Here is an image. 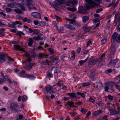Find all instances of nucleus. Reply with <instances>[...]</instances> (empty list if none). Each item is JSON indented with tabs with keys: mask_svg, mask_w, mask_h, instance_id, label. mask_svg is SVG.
I'll return each mask as SVG.
<instances>
[{
	"mask_svg": "<svg viewBox=\"0 0 120 120\" xmlns=\"http://www.w3.org/2000/svg\"><path fill=\"white\" fill-rule=\"evenodd\" d=\"M113 47L111 48V52L108 56L109 60L110 61L108 64L109 67L113 66L115 64L118 62V60L115 59L112 60V59L114 57V55L116 51V50L114 49Z\"/></svg>",
	"mask_w": 120,
	"mask_h": 120,
	"instance_id": "f257e3e1",
	"label": "nucleus"
},
{
	"mask_svg": "<svg viewBox=\"0 0 120 120\" xmlns=\"http://www.w3.org/2000/svg\"><path fill=\"white\" fill-rule=\"evenodd\" d=\"M87 3L86 5V9L88 10L92 8L94 6H98L102 2V0H85Z\"/></svg>",
	"mask_w": 120,
	"mask_h": 120,
	"instance_id": "f03ea898",
	"label": "nucleus"
},
{
	"mask_svg": "<svg viewBox=\"0 0 120 120\" xmlns=\"http://www.w3.org/2000/svg\"><path fill=\"white\" fill-rule=\"evenodd\" d=\"M22 3L24 5L27 6L29 10H30L31 9L36 10V8L34 7V3L31 0H23Z\"/></svg>",
	"mask_w": 120,
	"mask_h": 120,
	"instance_id": "7ed1b4c3",
	"label": "nucleus"
},
{
	"mask_svg": "<svg viewBox=\"0 0 120 120\" xmlns=\"http://www.w3.org/2000/svg\"><path fill=\"white\" fill-rule=\"evenodd\" d=\"M118 34L116 32H114L112 35L111 42V47H113V49L116 50L115 48V45L114 43L116 41L120 43V35L117 37Z\"/></svg>",
	"mask_w": 120,
	"mask_h": 120,
	"instance_id": "20e7f679",
	"label": "nucleus"
},
{
	"mask_svg": "<svg viewBox=\"0 0 120 120\" xmlns=\"http://www.w3.org/2000/svg\"><path fill=\"white\" fill-rule=\"evenodd\" d=\"M105 54H103L97 60V61L98 63V65L101 66L104 64L105 62Z\"/></svg>",
	"mask_w": 120,
	"mask_h": 120,
	"instance_id": "39448f33",
	"label": "nucleus"
},
{
	"mask_svg": "<svg viewBox=\"0 0 120 120\" xmlns=\"http://www.w3.org/2000/svg\"><path fill=\"white\" fill-rule=\"evenodd\" d=\"M26 73V71L23 70H22L20 71V72L19 73V74L21 77L23 78L27 77V78L31 79H33L35 78L34 76L32 75H29L28 74H26L25 75H23Z\"/></svg>",
	"mask_w": 120,
	"mask_h": 120,
	"instance_id": "423d86ee",
	"label": "nucleus"
},
{
	"mask_svg": "<svg viewBox=\"0 0 120 120\" xmlns=\"http://www.w3.org/2000/svg\"><path fill=\"white\" fill-rule=\"evenodd\" d=\"M11 44L13 43L15 44L13 46L15 48L16 50H18L20 51H22L24 52H25L24 49L20 47L19 45H17L18 44V42L17 41H11L10 42Z\"/></svg>",
	"mask_w": 120,
	"mask_h": 120,
	"instance_id": "0eeeda50",
	"label": "nucleus"
},
{
	"mask_svg": "<svg viewBox=\"0 0 120 120\" xmlns=\"http://www.w3.org/2000/svg\"><path fill=\"white\" fill-rule=\"evenodd\" d=\"M18 106V103L17 102H13L11 103L10 106V108L16 112L18 111V110L16 109Z\"/></svg>",
	"mask_w": 120,
	"mask_h": 120,
	"instance_id": "6e6552de",
	"label": "nucleus"
},
{
	"mask_svg": "<svg viewBox=\"0 0 120 120\" xmlns=\"http://www.w3.org/2000/svg\"><path fill=\"white\" fill-rule=\"evenodd\" d=\"M105 90L108 92L109 89H111L113 86L112 84L109 82H107L105 83Z\"/></svg>",
	"mask_w": 120,
	"mask_h": 120,
	"instance_id": "1a4fd4ad",
	"label": "nucleus"
},
{
	"mask_svg": "<svg viewBox=\"0 0 120 120\" xmlns=\"http://www.w3.org/2000/svg\"><path fill=\"white\" fill-rule=\"evenodd\" d=\"M8 57V56L6 54L4 53H2L0 55V63H2L5 61V57Z\"/></svg>",
	"mask_w": 120,
	"mask_h": 120,
	"instance_id": "9d476101",
	"label": "nucleus"
},
{
	"mask_svg": "<svg viewBox=\"0 0 120 120\" xmlns=\"http://www.w3.org/2000/svg\"><path fill=\"white\" fill-rule=\"evenodd\" d=\"M77 3L76 0H69L66 2L65 4L68 6H72L75 5Z\"/></svg>",
	"mask_w": 120,
	"mask_h": 120,
	"instance_id": "9b49d317",
	"label": "nucleus"
},
{
	"mask_svg": "<svg viewBox=\"0 0 120 120\" xmlns=\"http://www.w3.org/2000/svg\"><path fill=\"white\" fill-rule=\"evenodd\" d=\"M97 75V73L95 69L93 70L90 71V76L92 80L94 81L95 80V77Z\"/></svg>",
	"mask_w": 120,
	"mask_h": 120,
	"instance_id": "f8f14e48",
	"label": "nucleus"
},
{
	"mask_svg": "<svg viewBox=\"0 0 120 120\" xmlns=\"http://www.w3.org/2000/svg\"><path fill=\"white\" fill-rule=\"evenodd\" d=\"M45 88L47 93L49 92L51 94L54 93V91L53 90L52 87L50 85H47L45 86Z\"/></svg>",
	"mask_w": 120,
	"mask_h": 120,
	"instance_id": "ddd939ff",
	"label": "nucleus"
},
{
	"mask_svg": "<svg viewBox=\"0 0 120 120\" xmlns=\"http://www.w3.org/2000/svg\"><path fill=\"white\" fill-rule=\"evenodd\" d=\"M120 107L119 106H117V109H118V111H116L115 110L113 109L111 111L110 114V115H112L119 113L120 112Z\"/></svg>",
	"mask_w": 120,
	"mask_h": 120,
	"instance_id": "4468645a",
	"label": "nucleus"
},
{
	"mask_svg": "<svg viewBox=\"0 0 120 120\" xmlns=\"http://www.w3.org/2000/svg\"><path fill=\"white\" fill-rule=\"evenodd\" d=\"M64 26L66 28L71 30L74 31L75 30V28L73 26L70 24H65L64 25Z\"/></svg>",
	"mask_w": 120,
	"mask_h": 120,
	"instance_id": "2eb2a0df",
	"label": "nucleus"
},
{
	"mask_svg": "<svg viewBox=\"0 0 120 120\" xmlns=\"http://www.w3.org/2000/svg\"><path fill=\"white\" fill-rule=\"evenodd\" d=\"M65 106H67V108L69 109H70L71 107L72 106L74 107V103L73 102H70L69 101H68L66 103V104H65Z\"/></svg>",
	"mask_w": 120,
	"mask_h": 120,
	"instance_id": "dca6fc26",
	"label": "nucleus"
},
{
	"mask_svg": "<svg viewBox=\"0 0 120 120\" xmlns=\"http://www.w3.org/2000/svg\"><path fill=\"white\" fill-rule=\"evenodd\" d=\"M18 4H19V3H18L14 2L8 4V6L11 8L16 7L18 6Z\"/></svg>",
	"mask_w": 120,
	"mask_h": 120,
	"instance_id": "f3484780",
	"label": "nucleus"
},
{
	"mask_svg": "<svg viewBox=\"0 0 120 120\" xmlns=\"http://www.w3.org/2000/svg\"><path fill=\"white\" fill-rule=\"evenodd\" d=\"M97 61V59H94L88 62V66L89 67H91L93 66Z\"/></svg>",
	"mask_w": 120,
	"mask_h": 120,
	"instance_id": "a211bd4d",
	"label": "nucleus"
},
{
	"mask_svg": "<svg viewBox=\"0 0 120 120\" xmlns=\"http://www.w3.org/2000/svg\"><path fill=\"white\" fill-rule=\"evenodd\" d=\"M32 16L36 18L40 19L41 16L40 14L37 12H33L31 13Z\"/></svg>",
	"mask_w": 120,
	"mask_h": 120,
	"instance_id": "6ab92c4d",
	"label": "nucleus"
},
{
	"mask_svg": "<svg viewBox=\"0 0 120 120\" xmlns=\"http://www.w3.org/2000/svg\"><path fill=\"white\" fill-rule=\"evenodd\" d=\"M78 11L79 13L81 14H84L85 12V10L83 7L82 6H81L79 7Z\"/></svg>",
	"mask_w": 120,
	"mask_h": 120,
	"instance_id": "aec40b11",
	"label": "nucleus"
},
{
	"mask_svg": "<svg viewBox=\"0 0 120 120\" xmlns=\"http://www.w3.org/2000/svg\"><path fill=\"white\" fill-rule=\"evenodd\" d=\"M71 23V24H72L76 27H79L81 26L79 23L76 21L74 19H73V20Z\"/></svg>",
	"mask_w": 120,
	"mask_h": 120,
	"instance_id": "412c9836",
	"label": "nucleus"
},
{
	"mask_svg": "<svg viewBox=\"0 0 120 120\" xmlns=\"http://www.w3.org/2000/svg\"><path fill=\"white\" fill-rule=\"evenodd\" d=\"M115 82H115L117 84H119L120 83V75L117 76L115 77L114 79Z\"/></svg>",
	"mask_w": 120,
	"mask_h": 120,
	"instance_id": "4be33fe9",
	"label": "nucleus"
},
{
	"mask_svg": "<svg viewBox=\"0 0 120 120\" xmlns=\"http://www.w3.org/2000/svg\"><path fill=\"white\" fill-rule=\"evenodd\" d=\"M82 29L85 32H88L91 30V28L89 27L87 25H85L83 27Z\"/></svg>",
	"mask_w": 120,
	"mask_h": 120,
	"instance_id": "5701e85b",
	"label": "nucleus"
},
{
	"mask_svg": "<svg viewBox=\"0 0 120 120\" xmlns=\"http://www.w3.org/2000/svg\"><path fill=\"white\" fill-rule=\"evenodd\" d=\"M17 24H19L20 25H22V23L18 21H16L15 22H13L12 24V28H14L15 27V25Z\"/></svg>",
	"mask_w": 120,
	"mask_h": 120,
	"instance_id": "b1692460",
	"label": "nucleus"
},
{
	"mask_svg": "<svg viewBox=\"0 0 120 120\" xmlns=\"http://www.w3.org/2000/svg\"><path fill=\"white\" fill-rule=\"evenodd\" d=\"M102 112V111L101 110H99L95 111L93 113L94 116H97L101 114Z\"/></svg>",
	"mask_w": 120,
	"mask_h": 120,
	"instance_id": "393cba45",
	"label": "nucleus"
},
{
	"mask_svg": "<svg viewBox=\"0 0 120 120\" xmlns=\"http://www.w3.org/2000/svg\"><path fill=\"white\" fill-rule=\"evenodd\" d=\"M28 45L30 47L32 46V44L33 43V40L32 38H30L28 40Z\"/></svg>",
	"mask_w": 120,
	"mask_h": 120,
	"instance_id": "a878e982",
	"label": "nucleus"
},
{
	"mask_svg": "<svg viewBox=\"0 0 120 120\" xmlns=\"http://www.w3.org/2000/svg\"><path fill=\"white\" fill-rule=\"evenodd\" d=\"M48 55H46L45 54L43 53H40L39 54L38 58L39 59H41L43 57H45L46 58L47 57H44L45 56H47Z\"/></svg>",
	"mask_w": 120,
	"mask_h": 120,
	"instance_id": "bb28decb",
	"label": "nucleus"
},
{
	"mask_svg": "<svg viewBox=\"0 0 120 120\" xmlns=\"http://www.w3.org/2000/svg\"><path fill=\"white\" fill-rule=\"evenodd\" d=\"M67 94L70 96L71 98H76V95L75 93H68Z\"/></svg>",
	"mask_w": 120,
	"mask_h": 120,
	"instance_id": "cd10ccee",
	"label": "nucleus"
},
{
	"mask_svg": "<svg viewBox=\"0 0 120 120\" xmlns=\"http://www.w3.org/2000/svg\"><path fill=\"white\" fill-rule=\"evenodd\" d=\"M82 19L83 22L85 23L88 20L89 18L88 16H85L82 17Z\"/></svg>",
	"mask_w": 120,
	"mask_h": 120,
	"instance_id": "c85d7f7f",
	"label": "nucleus"
},
{
	"mask_svg": "<svg viewBox=\"0 0 120 120\" xmlns=\"http://www.w3.org/2000/svg\"><path fill=\"white\" fill-rule=\"evenodd\" d=\"M14 11L17 14H22V12L20 9H16L14 10Z\"/></svg>",
	"mask_w": 120,
	"mask_h": 120,
	"instance_id": "c756f323",
	"label": "nucleus"
},
{
	"mask_svg": "<svg viewBox=\"0 0 120 120\" xmlns=\"http://www.w3.org/2000/svg\"><path fill=\"white\" fill-rule=\"evenodd\" d=\"M65 0H56V3L58 4H61L64 3Z\"/></svg>",
	"mask_w": 120,
	"mask_h": 120,
	"instance_id": "7c9ffc66",
	"label": "nucleus"
},
{
	"mask_svg": "<svg viewBox=\"0 0 120 120\" xmlns=\"http://www.w3.org/2000/svg\"><path fill=\"white\" fill-rule=\"evenodd\" d=\"M67 9L72 12L75 11L76 10V9L75 8H71L68 7L67 8Z\"/></svg>",
	"mask_w": 120,
	"mask_h": 120,
	"instance_id": "2f4dec72",
	"label": "nucleus"
},
{
	"mask_svg": "<svg viewBox=\"0 0 120 120\" xmlns=\"http://www.w3.org/2000/svg\"><path fill=\"white\" fill-rule=\"evenodd\" d=\"M41 64L42 65H49V61L47 60H45L43 61Z\"/></svg>",
	"mask_w": 120,
	"mask_h": 120,
	"instance_id": "473e14b6",
	"label": "nucleus"
},
{
	"mask_svg": "<svg viewBox=\"0 0 120 120\" xmlns=\"http://www.w3.org/2000/svg\"><path fill=\"white\" fill-rule=\"evenodd\" d=\"M49 52H50V54H54V52L53 49L51 48H49L47 49Z\"/></svg>",
	"mask_w": 120,
	"mask_h": 120,
	"instance_id": "72a5a7b5",
	"label": "nucleus"
},
{
	"mask_svg": "<svg viewBox=\"0 0 120 120\" xmlns=\"http://www.w3.org/2000/svg\"><path fill=\"white\" fill-rule=\"evenodd\" d=\"M89 50H86L84 51L81 52L80 54L81 55L86 54L89 52Z\"/></svg>",
	"mask_w": 120,
	"mask_h": 120,
	"instance_id": "f704fd0d",
	"label": "nucleus"
},
{
	"mask_svg": "<svg viewBox=\"0 0 120 120\" xmlns=\"http://www.w3.org/2000/svg\"><path fill=\"white\" fill-rule=\"evenodd\" d=\"M76 94H77L81 96L83 98H84L85 97V95L82 93H80L79 92H77L76 93Z\"/></svg>",
	"mask_w": 120,
	"mask_h": 120,
	"instance_id": "c9c22d12",
	"label": "nucleus"
},
{
	"mask_svg": "<svg viewBox=\"0 0 120 120\" xmlns=\"http://www.w3.org/2000/svg\"><path fill=\"white\" fill-rule=\"evenodd\" d=\"M58 86H61L63 85V82L61 81H58V82L56 84Z\"/></svg>",
	"mask_w": 120,
	"mask_h": 120,
	"instance_id": "e433bc0d",
	"label": "nucleus"
},
{
	"mask_svg": "<svg viewBox=\"0 0 120 120\" xmlns=\"http://www.w3.org/2000/svg\"><path fill=\"white\" fill-rule=\"evenodd\" d=\"M34 64H35V63H30L26 66V68H27V67H29L30 68L29 69V70H30L32 68Z\"/></svg>",
	"mask_w": 120,
	"mask_h": 120,
	"instance_id": "4c0bfd02",
	"label": "nucleus"
},
{
	"mask_svg": "<svg viewBox=\"0 0 120 120\" xmlns=\"http://www.w3.org/2000/svg\"><path fill=\"white\" fill-rule=\"evenodd\" d=\"M25 56L26 57H28L33 58L34 57V56L33 55H30L29 53H26L25 54Z\"/></svg>",
	"mask_w": 120,
	"mask_h": 120,
	"instance_id": "58836bf2",
	"label": "nucleus"
},
{
	"mask_svg": "<svg viewBox=\"0 0 120 120\" xmlns=\"http://www.w3.org/2000/svg\"><path fill=\"white\" fill-rule=\"evenodd\" d=\"M9 59L8 60V61L6 62V63L8 64H9L11 62L14 61V59L10 57H8Z\"/></svg>",
	"mask_w": 120,
	"mask_h": 120,
	"instance_id": "ea45409f",
	"label": "nucleus"
},
{
	"mask_svg": "<svg viewBox=\"0 0 120 120\" xmlns=\"http://www.w3.org/2000/svg\"><path fill=\"white\" fill-rule=\"evenodd\" d=\"M40 32L38 30L36 29L33 30V34H35L37 35L39 34Z\"/></svg>",
	"mask_w": 120,
	"mask_h": 120,
	"instance_id": "a19ab883",
	"label": "nucleus"
},
{
	"mask_svg": "<svg viewBox=\"0 0 120 120\" xmlns=\"http://www.w3.org/2000/svg\"><path fill=\"white\" fill-rule=\"evenodd\" d=\"M39 24L40 26H42L45 25V23L43 21L40 22H39Z\"/></svg>",
	"mask_w": 120,
	"mask_h": 120,
	"instance_id": "79ce46f5",
	"label": "nucleus"
},
{
	"mask_svg": "<svg viewBox=\"0 0 120 120\" xmlns=\"http://www.w3.org/2000/svg\"><path fill=\"white\" fill-rule=\"evenodd\" d=\"M86 60H81L79 61V63L80 65L82 66L83 65V64L85 63L86 62Z\"/></svg>",
	"mask_w": 120,
	"mask_h": 120,
	"instance_id": "37998d69",
	"label": "nucleus"
},
{
	"mask_svg": "<svg viewBox=\"0 0 120 120\" xmlns=\"http://www.w3.org/2000/svg\"><path fill=\"white\" fill-rule=\"evenodd\" d=\"M58 60H56L55 58H54L52 59V62L54 64H56L58 63Z\"/></svg>",
	"mask_w": 120,
	"mask_h": 120,
	"instance_id": "c03bdc74",
	"label": "nucleus"
},
{
	"mask_svg": "<svg viewBox=\"0 0 120 120\" xmlns=\"http://www.w3.org/2000/svg\"><path fill=\"white\" fill-rule=\"evenodd\" d=\"M90 85V83L89 82L83 83L82 86L83 87H85L86 86H89Z\"/></svg>",
	"mask_w": 120,
	"mask_h": 120,
	"instance_id": "a18cd8bd",
	"label": "nucleus"
},
{
	"mask_svg": "<svg viewBox=\"0 0 120 120\" xmlns=\"http://www.w3.org/2000/svg\"><path fill=\"white\" fill-rule=\"evenodd\" d=\"M116 5V4L114 2H112L108 6V7H110L111 6H112V7H115Z\"/></svg>",
	"mask_w": 120,
	"mask_h": 120,
	"instance_id": "49530a36",
	"label": "nucleus"
},
{
	"mask_svg": "<svg viewBox=\"0 0 120 120\" xmlns=\"http://www.w3.org/2000/svg\"><path fill=\"white\" fill-rule=\"evenodd\" d=\"M55 17L57 20L60 22L61 21V19L60 17L58 16L55 15Z\"/></svg>",
	"mask_w": 120,
	"mask_h": 120,
	"instance_id": "de8ad7c7",
	"label": "nucleus"
},
{
	"mask_svg": "<svg viewBox=\"0 0 120 120\" xmlns=\"http://www.w3.org/2000/svg\"><path fill=\"white\" fill-rule=\"evenodd\" d=\"M112 69H109L105 71V72L106 73L109 74L112 72Z\"/></svg>",
	"mask_w": 120,
	"mask_h": 120,
	"instance_id": "09e8293b",
	"label": "nucleus"
},
{
	"mask_svg": "<svg viewBox=\"0 0 120 120\" xmlns=\"http://www.w3.org/2000/svg\"><path fill=\"white\" fill-rule=\"evenodd\" d=\"M18 5H19V7L20 8L22 11H25V8L24 7V6L23 5H22V4H20H20H18Z\"/></svg>",
	"mask_w": 120,
	"mask_h": 120,
	"instance_id": "8fccbe9b",
	"label": "nucleus"
},
{
	"mask_svg": "<svg viewBox=\"0 0 120 120\" xmlns=\"http://www.w3.org/2000/svg\"><path fill=\"white\" fill-rule=\"evenodd\" d=\"M70 16V18H72V19H74L75 20L76 17V15L74 14H71Z\"/></svg>",
	"mask_w": 120,
	"mask_h": 120,
	"instance_id": "3c124183",
	"label": "nucleus"
},
{
	"mask_svg": "<svg viewBox=\"0 0 120 120\" xmlns=\"http://www.w3.org/2000/svg\"><path fill=\"white\" fill-rule=\"evenodd\" d=\"M38 36L39 40H41L43 39L44 37V36L42 34H40Z\"/></svg>",
	"mask_w": 120,
	"mask_h": 120,
	"instance_id": "603ef678",
	"label": "nucleus"
},
{
	"mask_svg": "<svg viewBox=\"0 0 120 120\" xmlns=\"http://www.w3.org/2000/svg\"><path fill=\"white\" fill-rule=\"evenodd\" d=\"M47 77L48 78L52 77H53V75L51 73L49 72L48 73Z\"/></svg>",
	"mask_w": 120,
	"mask_h": 120,
	"instance_id": "864d4df0",
	"label": "nucleus"
},
{
	"mask_svg": "<svg viewBox=\"0 0 120 120\" xmlns=\"http://www.w3.org/2000/svg\"><path fill=\"white\" fill-rule=\"evenodd\" d=\"M92 44V41L90 40H89L87 42L86 46L87 47H88V46H90V45H91Z\"/></svg>",
	"mask_w": 120,
	"mask_h": 120,
	"instance_id": "5fc2aeb1",
	"label": "nucleus"
},
{
	"mask_svg": "<svg viewBox=\"0 0 120 120\" xmlns=\"http://www.w3.org/2000/svg\"><path fill=\"white\" fill-rule=\"evenodd\" d=\"M22 99L23 101H26L27 99V96H23L22 97Z\"/></svg>",
	"mask_w": 120,
	"mask_h": 120,
	"instance_id": "6e6d98bb",
	"label": "nucleus"
},
{
	"mask_svg": "<svg viewBox=\"0 0 120 120\" xmlns=\"http://www.w3.org/2000/svg\"><path fill=\"white\" fill-rule=\"evenodd\" d=\"M80 111L83 113L85 114L87 112L86 109H82Z\"/></svg>",
	"mask_w": 120,
	"mask_h": 120,
	"instance_id": "4d7b16f0",
	"label": "nucleus"
},
{
	"mask_svg": "<svg viewBox=\"0 0 120 120\" xmlns=\"http://www.w3.org/2000/svg\"><path fill=\"white\" fill-rule=\"evenodd\" d=\"M107 38H104V39H103L101 41L103 44H105L107 41Z\"/></svg>",
	"mask_w": 120,
	"mask_h": 120,
	"instance_id": "13d9d810",
	"label": "nucleus"
},
{
	"mask_svg": "<svg viewBox=\"0 0 120 120\" xmlns=\"http://www.w3.org/2000/svg\"><path fill=\"white\" fill-rule=\"evenodd\" d=\"M64 29L62 27H60L59 30H58V32L59 33H60L64 31Z\"/></svg>",
	"mask_w": 120,
	"mask_h": 120,
	"instance_id": "bf43d9fd",
	"label": "nucleus"
},
{
	"mask_svg": "<svg viewBox=\"0 0 120 120\" xmlns=\"http://www.w3.org/2000/svg\"><path fill=\"white\" fill-rule=\"evenodd\" d=\"M89 101L92 103H94L95 102V100H94L91 97H90L89 99Z\"/></svg>",
	"mask_w": 120,
	"mask_h": 120,
	"instance_id": "052dcab7",
	"label": "nucleus"
},
{
	"mask_svg": "<svg viewBox=\"0 0 120 120\" xmlns=\"http://www.w3.org/2000/svg\"><path fill=\"white\" fill-rule=\"evenodd\" d=\"M113 83L114 84L116 87V88L119 89V90H120V86H119V85H117L116 84L117 83H116L115 82H113Z\"/></svg>",
	"mask_w": 120,
	"mask_h": 120,
	"instance_id": "680f3d73",
	"label": "nucleus"
},
{
	"mask_svg": "<svg viewBox=\"0 0 120 120\" xmlns=\"http://www.w3.org/2000/svg\"><path fill=\"white\" fill-rule=\"evenodd\" d=\"M33 39L35 41H38L39 40L38 36L34 37H33Z\"/></svg>",
	"mask_w": 120,
	"mask_h": 120,
	"instance_id": "e2e57ef3",
	"label": "nucleus"
},
{
	"mask_svg": "<svg viewBox=\"0 0 120 120\" xmlns=\"http://www.w3.org/2000/svg\"><path fill=\"white\" fill-rule=\"evenodd\" d=\"M81 49L79 47L76 51V52L78 54L80 52Z\"/></svg>",
	"mask_w": 120,
	"mask_h": 120,
	"instance_id": "0e129e2a",
	"label": "nucleus"
},
{
	"mask_svg": "<svg viewBox=\"0 0 120 120\" xmlns=\"http://www.w3.org/2000/svg\"><path fill=\"white\" fill-rule=\"evenodd\" d=\"M6 10L7 12H9L11 11V9L8 8H6Z\"/></svg>",
	"mask_w": 120,
	"mask_h": 120,
	"instance_id": "69168bd1",
	"label": "nucleus"
},
{
	"mask_svg": "<svg viewBox=\"0 0 120 120\" xmlns=\"http://www.w3.org/2000/svg\"><path fill=\"white\" fill-rule=\"evenodd\" d=\"M39 22L37 20H34L33 21L34 24L36 25H37L39 24Z\"/></svg>",
	"mask_w": 120,
	"mask_h": 120,
	"instance_id": "338daca9",
	"label": "nucleus"
},
{
	"mask_svg": "<svg viewBox=\"0 0 120 120\" xmlns=\"http://www.w3.org/2000/svg\"><path fill=\"white\" fill-rule=\"evenodd\" d=\"M108 99L110 100H113V97L111 95H108Z\"/></svg>",
	"mask_w": 120,
	"mask_h": 120,
	"instance_id": "774afa93",
	"label": "nucleus"
}]
</instances>
